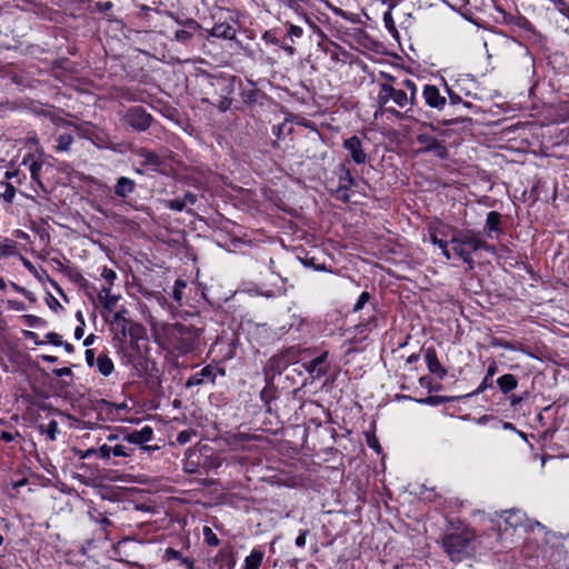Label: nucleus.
I'll return each mask as SVG.
<instances>
[{
	"instance_id": "412c9836",
	"label": "nucleus",
	"mask_w": 569,
	"mask_h": 569,
	"mask_svg": "<svg viewBox=\"0 0 569 569\" xmlns=\"http://www.w3.org/2000/svg\"><path fill=\"white\" fill-rule=\"evenodd\" d=\"M210 34L216 38L231 40L236 37V29L233 28V26L227 22L217 23L211 29Z\"/></svg>"
},
{
	"instance_id": "052dcab7",
	"label": "nucleus",
	"mask_w": 569,
	"mask_h": 569,
	"mask_svg": "<svg viewBox=\"0 0 569 569\" xmlns=\"http://www.w3.org/2000/svg\"><path fill=\"white\" fill-rule=\"evenodd\" d=\"M19 436V432H16V433H11V432H8V431H2L1 433V439L4 440L6 442H10L12 440H14L16 437Z\"/></svg>"
},
{
	"instance_id": "69168bd1",
	"label": "nucleus",
	"mask_w": 569,
	"mask_h": 569,
	"mask_svg": "<svg viewBox=\"0 0 569 569\" xmlns=\"http://www.w3.org/2000/svg\"><path fill=\"white\" fill-rule=\"evenodd\" d=\"M450 243H447L446 244V249H440L441 250V253L443 254V257L447 259V260H450L451 259V249L448 248Z\"/></svg>"
},
{
	"instance_id": "a211bd4d",
	"label": "nucleus",
	"mask_w": 569,
	"mask_h": 569,
	"mask_svg": "<svg viewBox=\"0 0 569 569\" xmlns=\"http://www.w3.org/2000/svg\"><path fill=\"white\" fill-rule=\"evenodd\" d=\"M134 189H136L134 180L127 178V177L118 178V180L114 184V193L119 198H127L129 194L133 193Z\"/></svg>"
},
{
	"instance_id": "393cba45",
	"label": "nucleus",
	"mask_w": 569,
	"mask_h": 569,
	"mask_svg": "<svg viewBox=\"0 0 569 569\" xmlns=\"http://www.w3.org/2000/svg\"><path fill=\"white\" fill-rule=\"evenodd\" d=\"M263 560V552L259 549H253L244 559L243 569H259Z\"/></svg>"
},
{
	"instance_id": "c85d7f7f",
	"label": "nucleus",
	"mask_w": 569,
	"mask_h": 569,
	"mask_svg": "<svg viewBox=\"0 0 569 569\" xmlns=\"http://www.w3.org/2000/svg\"><path fill=\"white\" fill-rule=\"evenodd\" d=\"M547 1L549 3L547 7L548 10H550L552 8L569 18V7L566 4V2L563 0H547Z\"/></svg>"
},
{
	"instance_id": "423d86ee",
	"label": "nucleus",
	"mask_w": 569,
	"mask_h": 569,
	"mask_svg": "<svg viewBox=\"0 0 569 569\" xmlns=\"http://www.w3.org/2000/svg\"><path fill=\"white\" fill-rule=\"evenodd\" d=\"M123 121L136 131H146L152 123V116L143 107L136 106L126 111Z\"/></svg>"
},
{
	"instance_id": "a18cd8bd",
	"label": "nucleus",
	"mask_w": 569,
	"mask_h": 569,
	"mask_svg": "<svg viewBox=\"0 0 569 569\" xmlns=\"http://www.w3.org/2000/svg\"><path fill=\"white\" fill-rule=\"evenodd\" d=\"M77 318L81 322V325L76 328L74 337H76V339H81L84 335V330H83L84 320H83L82 313L80 311L77 313Z\"/></svg>"
},
{
	"instance_id": "aec40b11",
	"label": "nucleus",
	"mask_w": 569,
	"mask_h": 569,
	"mask_svg": "<svg viewBox=\"0 0 569 569\" xmlns=\"http://www.w3.org/2000/svg\"><path fill=\"white\" fill-rule=\"evenodd\" d=\"M339 172L340 173L338 191H348L351 187H355L357 184L350 170L345 164L339 166Z\"/></svg>"
},
{
	"instance_id": "a19ab883",
	"label": "nucleus",
	"mask_w": 569,
	"mask_h": 569,
	"mask_svg": "<svg viewBox=\"0 0 569 569\" xmlns=\"http://www.w3.org/2000/svg\"><path fill=\"white\" fill-rule=\"evenodd\" d=\"M491 387H492V380L490 377L486 376L483 378V380L481 381V383L479 385V387L473 392H471L469 396H476V395L482 393L486 389L491 388Z\"/></svg>"
},
{
	"instance_id": "0eeeda50",
	"label": "nucleus",
	"mask_w": 569,
	"mask_h": 569,
	"mask_svg": "<svg viewBox=\"0 0 569 569\" xmlns=\"http://www.w3.org/2000/svg\"><path fill=\"white\" fill-rule=\"evenodd\" d=\"M111 330L114 332V338L122 342L128 335L138 337L139 332L142 330V326L132 322L128 317L113 315Z\"/></svg>"
},
{
	"instance_id": "cd10ccee",
	"label": "nucleus",
	"mask_w": 569,
	"mask_h": 569,
	"mask_svg": "<svg viewBox=\"0 0 569 569\" xmlns=\"http://www.w3.org/2000/svg\"><path fill=\"white\" fill-rule=\"evenodd\" d=\"M38 428L41 433H46L48 436L49 440L54 441L57 439L59 428L56 420H51L47 426L40 425Z\"/></svg>"
},
{
	"instance_id": "09e8293b",
	"label": "nucleus",
	"mask_w": 569,
	"mask_h": 569,
	"mask_svg": "<svg viewBox=\"0 0 569 569\" xmlns=\"http://www.w3.org/2000/svg\"><path fill=\"white\" fill-rule=\"evenodd\" d=\"M443 401H445L443 398L437 397V396H430V397H427L426 399L419 400V402H421V403L431 405V406H437Z\"/></svg>"
},
{
	"instance_id": "c756f323",
	"label": "nucleus",
	"mask_w": 569,
	"mask_h": 569,
	"mask_svg": "<svg viewBox=\"0 0 569 569\" xmlns=\"http://www.w3.org/2000/svg\"><path fill=\"white\" fill-rule=\"evenodd\" d=\"M163 560L164 561L179 560L183 565V560H190V559L182 557L181 552L173 548H167L163 553Z\"/></svg>"
},
{
	"instance_id": "9b49d317",
	"label": "nucleus",
	"mask_w": 569,
	"mask_h": 569,
	"mask_svg": "<svg viewBox=\"0 0 569 569\" xmlns=\"http://www.w3.org/2000/svg\"><path fill=\"white\" fill-rule=\"evenodd\" d=\"M423 98L428 107L442 110L446 106V97L441 96L439 89L432 84H426L423 88Z\"/></svg>"
},
{
	"instance_id": "bb28decb",
	"label": "nucleus",
	"mask_w": 569,
	"mask_h": 569,
	"mask_svg": "<svg viewBox=\"0 0 569 569\" xmlns=\"http://www.w3.org/2000/svg\"><path fill=\"white\" fill-rule=\"evenodd\" d=\"M501 216L497 211H490L487 214L486 219V230L488 231V236L491 237V232L499 231Z\"/></svg>"
},
{
	"instance_id": "5fc2aeb1",
	"label": "nucleus",
	"mask_w": 569,
	"mask_h": 569,
	"mask_svg": "<svg viewBox=\"0 0 569 569\" xmlns=\"http://www.w3.org/2000/svg\"><path fill=\"white\" fill-rule=\"evenodd\" d=\"M302 34V29L298 26H295V24H290L289 26V30H288V36L290 37H301Z\"/></svg>"
},
{
	"instance_id": "f704fd0d",
	"label": "nucleus",
	"mask_w": 569,
	"mask_h": 569,
	"mask_svg": "<svg viewBox=\"0 0 569 569\" xmlns=\"http://www.w3.org/2000/svg\"><path fill=\"white\" fill-rule=\"evenodd\" d=\"M26 146L29 148H34L36 151L39 152L40 154L43 153V149L40 146L39 139L34 132H31L28 134V137L26 139Z\"/></svg>"
},
{
	"instance_id": "774afa93",
	"label": "nucleus",
	"mask_w": 569,
	"mask_h": 569,
	"mask_svg": "<svg viewBox=\"0 0 569 569\" xmlns=\"http://www.w3.org/2000/svg\"><path fill=\"white\" fill-rule=\"evenodd\" d=\"M183 565H184L188 569H196V568H194V562H193V560H183Z\"/></svg>"
},
{
	"instance_id": "864d4df0",
	"label": "nucleus",
	"mask_w": 569,
	"mask_h": 569,
	"mask_svg": "<svg viewBox=\"0 0 569 569\" xmlns=\"http://www.w3.org/2000/svg\"><path fill=\"white\" fill-rule=\"evenodd\" d=\"M430 241L438 246L439 249H446V244L449 243L448 241L439 239L435 233L430 234Z\"/></svg>"
},
{
	"instance_id": "72a5a7b5",
	"label": "nucleus",
	"mask_w": 569,
	"mask_h": 569,
	"mask_svg": "<svg viewBox=\"0 0 569 569\" xmlns=\"http://www.w3.org/2000/svg\"><path fill=\"white\" fill-rule=\"evenodd\" d=\"M133 453V449L124 445H116L112 447V455L114 457H130Z\"/></svg>"
},
{
	"instance_id": "6e6552de",
	"label": "nucleus",
	"mask_w": 569,
	"mask_h": 569,
	"mask_svg": "<svg viewBox=\"0 0 569 569\" xmlns=\"http://www.w3.org/2000/svg\"><path fill=\"white\" fill-rule=\"evenodd\" d=\"M224 376L226 371L223 368L217 366L207 365L199 372L190 376L186 381V388H193L204 383H216L217 376Z\"/></svg>"
},
{
	"instance_id": "4be33fe9",
	"label": "nucleus",
	"mask_w": 569,
	"mask_h": 569,
	"mask_svg": "<svg viewBox=\"0 0 569 569\" xmlns=\"http://www.w3.org/2000/svg\"><path fill=\"white\" fill-rule=\"evenodd\" d=\"M98 371L104 376H110L114 370L113 361L106 353H100L96 361Z\"/></svg>"
},
{
	"instance_id": "3c124183",
	"label": "nucleus",
	"mask_w": 569,
	"mask_h": 569,
	"mask_svg": "<svg viewBox=\"0 0 569 569\" xmlns=\"http://www.w3.org/2000/svg\"><path fill=\"white\" fill-rule=\"evenodd\" d=\"M113 7V3L111 1H100L96 3V8L100 12H106L111 10Z\"/></svg>"
},
{
	"instance_id": "f8f14e48",
	"label": "nucleus",
	"mask_w": 569,
	"mask_h": 569,
	"mask_svg": "<svg viewBox=\"0 0 569 569\" xmlns=\"http://www.w3.org/2000/svg\"><path fill=\"white\" fill-rule=\"evenodd\" d=\"M423 357L430 373L435 375L439 379L447 376V369L440 363L435 348H427Z\"/></svg>"
},
{
	"instance_id": "6ab92c4d",
	"label": "nucleus",
	"mask_w": 569,
	"mask_h": 569,
	"mask_svg": "<svg viewBox=\"0 0 569 569\" xmlns=\"http://www.w3.org/2000/svg\"><path fill=\"white\" fill-rule=\"evenodd\" d=\"M328 358V351H323L320 356L316 357L315 359L310 360L309 362L305 363L303 367L309 373L317 372L316 377H321L327 373V369L322 368L321 365L325 363V361Z\"/></svg>"
},
{
	"instance_id": "5701e85b",
	"label": "nucleus",
	"mask_w": 569,
	"mask_h": 569,
	"mask_svg": "<svg viewBox=\"0 0 569 569\" xmlns=\"http://www.w3.org/2000/svg\"><path fill=\"white\" fill-rule=\"evenodd\" d=\"M56 141L57 143L53 147L54 151L58 153H62L70 151L74 139L70 132H63L57 137Z\"/></svg>"
},
{
	"instance_id": "e2e57ef3",
	"label": "nucleus",
	"mask_w": 569,
	"mask_h": 569,
	"mask_svg": "<svg viewBox=\"0 0 569 569\" xmlns=\"http://www.w3.org/2000/svg\"><path fill=\"white\" fill-rule=\"evenodd\" d=\"M497 370H498L497 363L495 361H491L488 367L486 376L492 378L496 375Z\"/></svg>"
},
{
	"instance_id": "4c0bfd02",
	"label": "nucleus",
	"mask_w": 569,
	"mask_h": 569,
	"mask_svg": "<svg viewBox=\"0 0 569 569\" xmlns=\"http://www.w3.org/2000/svg\"><path fill=\"white\" fill-rule=\"evenodd\" d=\"M232 99L228 97H219L216 103H212L219 111L224 112L230 109Z\"/></svg>"
},
{
	"instance_id": "79ce46f5",
	"label": "nucleus",
	"mask_w": 569,
	"mask_h": 569,
	"mask_svg": "<svg viewBox=\"0 0 569 569\" xmlns=\"http://www.w3.org/2000/svg\"><path fill=\"white\" fill-rule=\"evenodd\" d=\"M167 207L171 210L182 211L186 208V201H182V199L168 200Z\"/></svg>"
},
{
	"instance_id": "6e6d98bb",
	"label": "nucleus",
	"mask_w": 569,
	"mask_h": 569,
	"mask_svg": "<svg viewBox=\"0 0 569 569\" xmlns=\"http://www.w3.org/2000/svg\"><path fill=\"white\" fill-rule=\"evenodd\" d=\"M190 432L189 431H181L178 433L177 436V441L180 443V445H184L187 443L189 440H190Z\"/></svg>"
},
{
	"instance_id": "49530a36",
	"label": "nucleus",
	"mask_w": 569,
	"mask_h": 569,
	"mask_svg": "<svg viewBox=\"0 0 569 569\" xmlns=\"http://www.w3.org/2000/svg\"><path fill=\"white\" fill-rule=\"evenodd\" d=\"M48 342L52 343L53 346H62L63 341L61 336L54 332H50L46 336Z\"/></svg>"
},
{
	"instance_id": "f257e3e1",
	"label": "nucleus",
	"mask_w": 569,
	"mask_h": 569,
	"mask_svg": "<svg viewBox=\"0 0 569 569\" xmlns=\"http://www.w3.org/2000/svg\"><path fill=\"white\" fill-rule=\"evenodd\" d=\"M476 531L465 527L447 532L441 538V547L452 562H462L476 553Z\"/></svg>"
},
{
	"instance_id": "9d476101",
	"label": "nucleus",
	"mask_w": 569,
	"mask_h": 569,
	"mask_svg": "<svg viewBox=\"0 0 569 569\" xmlns=\"http://www.w3.org/2000/svg\"><path fill=\"white\" fill-rule=\"evenodd\" d=\"M343 148L348 151L351 159L357 164H363L367 161V153L365 151L362 141L359 137L352 136L345 140Z\"/></svg>"
},
{
	"instance_id": "e433bc0d",
	"label": "nucleus",
	"mask_w": 569,
	"mask_h": 569,
	"mask_svg": "<svg viewBox=\"0 0 569 569\" xmlns=\"http://www.w3.org/2000/svg\"><path fill=\"white\" fill-rule=\"evenodd\" d=\"M1 197L6 202L11 203L16 197V188L11 183H6Z\"/></svg>"
},
{
	"instance_id": "7ed1b4c3",
	"label": "nucleus",
	"mask_w": 569,
	"mask_h": 569,
	"mask_svg": "<svg viewBox=\"0 0 569 569\" xmlns=\"http://www.w3.org/2000/svg\"><path fill=\"white\" fill-rule=\"evenodd\" d=\"M173 347L180 353H188L198 347L200 330L182 323H174L170 331Z\"/></svg>"
},
{
	"instance_id": "1a4fd4ad",
	"label": "nucleus",
	"mask_w": 569,
	"mask_h": 569,
	"mask_svg": "<svg viewBox=\"0 0 569 569\" xmlns=\"http://www.w3.org/2000/svg\"><path fill=\"white\" fill-rule=\"evenodd\" d=\"M417 142L421 146L419 149L421 153L430 152L439 159H446L448 157L446 144L428 133H419L417 136Z\"/></svg>"
},
{
	"instance_id": "4468645a",
	"label": "nucleus",
	"mask_w": 569,
	"mask_h": 569,
	"mask_svg": "<svg viewBox=\"0 0 569 569\" xmlns=\"http://www.w3.org/2000/svg\"><path fill=\"white\" fill-rule=\"evenodd\" d=\"M136 154L141 159V164L144 167L157 170L162 164V160L159 154L147 148H138L136 150Z\"/></svg>"
},
{
	"instance_id": "0e129e2a",
	"label": "nucleus",
	"mask_w": 569,
	"mask_h": 569,
	"mask_svg": "<svg viewBox=\"0 0 569 569\" xmlns=\"http://www.w3.org/2000/svg\"><path fill=\"white\" fill-rule=\"evenodd\" d=\"M368 445H369V447L373 448L377 452L380 451V446H379L377 439H372V440L368 439Z\"/></svg>"
},
{
	"instance_id": "8fccbe9b",
	"label": "nucleus",
	"mask_w": 569,
	"mask_h": 569,
	"mask_svg": "<svg viewBox=\"0 0 569 569\" xmlns=\"http://www.w3.org/2000/svg\"><path fill=\"white\" fill-rule=\"evenodd\" d=\"M68 127H72L74 128V130L78 132V134L82 138H90L89 136V130L87 128H82L80 126H77L74 123H71V122H67L66 123Z\"/></svg>"
},
{
	"instance_id": "b1692460",
	"label": "nucleus",
	"mask_w": 569,
	"mask_h": 569,
	"mask_svg": "<svg viewBox=\"0 0 569 569\" xmlns=\"http://www.w3.org/2000/svg\"><path fill=\"white\" fill-rule=\"evenodd\" d=\"M497 383L503 393H508L517 388L518 380L513 375L506 373L497 379Z\"/></svg>"
},
{
	"instance_id": "338daca9",
	"label": "nucleus",
	"mask_w": 569,
	"mask_h": 569,
	"mask_svg": "<svg viewBox=\"0 0 569 569\" xmlns=\"http://www.w3.org/2000/svg\"><path fill=\"white\" fill-rule=\"evenodd\" d=\"M94 339H96V336H94L93 333H91V335H89V336L84 339L83 345H84L86 347H88V346H90V345H92V343H93Z\"/></svg>"
},
{
	"instance_id": "ddd939ff",
	"label": "nucleus",
	"mask_w": 569,
	"mask_h": 569,
	"mask_svg": "<svg viewBox=\"0 0 569 569\" xmlns=\"http://www.w3.org/2000/svg\"><path fill=\"white\" fill-rule=\"evenodd\" d=\"M236 566V558L231 550L221 549L214 558L211 559L209 565L210 569H233Z\"/></svg>"
},
{
	"instance_id": "c9c22d12",
	"label": "nucleus",
	"mask_w": 569,
	"mask_h": 569,
	"mask_svg": "<svg viewBox=\"0 0 569 569\" xmlns=\"http://www.w3.org/2000/svg\"><path fill=\"white\" fill-rule=\"evenodd\" d=\"M399 84H400V88H403L407 92L409 91L408 98H412V103H413L415 99H416V92H417L416 83L410 79H406Z\"/></svg>"
},
{
	"instance_id": "7c9ffc66",
	"label": "nucleus",
	"mask_w": 569,
	"mask_h": 569,
	"mask_svg": "<svg viewBox=\"0 0 569 569\" xmlns=\"http://www.w3.org/2000/svg\"><path fill=\"white\" fill-rule=\"evenodd\" d=\"M41 170H42V162L32 161L29 166L31 179L33 181H36L38 184H41V181H40Z\"/></svg>"
},
{
	"instance_id": "a878e982",
	"label": "nucleus",
	"mask_w": 569,
	"mask_h": 569,
	"mask_svg": "<svg viewBox=\"0 0 569 569\" xmlns=\"http://www.w3.org/2000/svg\"><path fill=\"white\" fill-rule=\"evenodd\" d=\"M212 86L219 88V97L230 98V96L234 92L233 82L228 79H216V81L212 82Z\"/></svg>"
},
{
	"instance_id": "ea45409f",
	"label": "nucleus",
	"mask_w": 569,
	"mask_h": 569,
	"mask_svg": "<svg viewBox=\"0 0 569 569\" xmlns=\"http://www.w3.org/2000/svg\"><path fill=\"white\" fill-rule=\"evenodd\" d=\"M447 91H448V96H449V100H450L451 104L462 103L466 108L471 107V103L467 102V101H462L461 97L457 92L452 91L449 88H447Z\"/></svg>"
},
{
	"instance_id": "de8ad7c7",
	"label": "nucleus",
	"mask_w": 569,
	"mask_h": 569,
	"mask_svg": "<svg viewBox=\"0 0 569 569\" xmlns=\"http://www.w3.org/2000/svg\"><path fill=\"white\" fill-rule=\"evenodd\" d=\"M96 452L99 455L100 458L102 459H109L110 458V455L112 453V447H109L107 445H102L98 451L96 450Z\"/></svg>"
},
{
	"instance_id": "f3484780",
	"label": "nucleus",
	"mask_w": 569,
	"mask_h": 569,
	"mask_svg": "<svg viewBox=\"0 0 569 569\" xmlns=\"http://www.w3.org/2000/svg\"><path fill=\"white\" fill-rule=\"evenodd\" d=\"M98 299L102 303L104 310L111 312L116 308L120 296L111 293V287H102L98 293Z\"/></svg>"
},
{
	"instance_id": "473e14b6",
	"label": "nucleus",
	"mask_w": 569,
	"mask_h": 569,
	"mask_svg": "<svg viewBox=\"0 0 569 569\" xmlns=\"http://www.w3.org/2000/svg\"><path fill=\"white\" fill-rule=\"evenodd\" d=\"M203 537H204V541L209 546L216 547L220 543L219 538L217 537V535L212 531V529L210 527H207V526L203 527Z\"/></svg>"
},
{
	"instance_id": "4d7b16f0",
	"label": "nucleus",
	"mask_w": 569,
	"mask_h": 569,
	"mask_svg": "<svg viewBox=\"0 0 569 569\" xmlns=\"http://www.w3.org/2000/svg\"><path fill=\"white\" fill-rule=\"evenodd\" d=\"M97 360H94V352L91 349L86 351V362L89 367H92Z\"/></svg>"
},
{
	"instance_id": "20e7f679",
	"label": "nucleus",
	"mask_w": 569,
	"mask_h": 569,
	"mask_svg": "<svg viewBox=\"0 0 569 569\" xmlns=\"http://www.w3.org/2000/svg\"><path fill=\"white\" fill-rule=\"evenodd\" d=\"M503 521V529H517L523 527L526 530H533L535 527L542 528L539 521L528 519L527 515L520 509L503 510L498 515Z\"/></svg>"
},
{
	"instance_id": "39448f33",
	"label": "nucleus",
	"mask_w": 569,
	"mask_h": 569,
	"mask_svg": "<svg viewBox=\"0 0 569 569\" xmlns=\"http://www.w3.org/2000/svg\"><path fill=\"white\" fill-rule=\"evenodd\" d=\"M389 101H393L399 108L413 104L412 98H408V92L403 88H395L390 84L382 83L378 93V102L380 106H386Z\"/></svg>"
},
{
	"instance_id": "c03bdc74",
	"label": "nucleus",
	"mask_w": 569,
	"mask_h": 569,
	"mask_svg": "<svg viewBox=\"0 0 569 569\" xmlns=\"http://www.w3.org/2000/svg\"><path fill=\"white\" fill-rule=\"evenodd\" d=\"M101 277L106 279L111 287L113 284L114 279L117 278L116 272L112 269H109L107 267H103L101 271Z\"/></svg>"
},
{
	"instance_id": "2f4dec72",
	"label": "nucleus",
	"mask_w": 569,
	"mask_h": 569,
	"mask_svg": "<svg viewBox=\"0 0 569 569\" xmlns=\"http://www.w3.org/2000/svg\"><path fill=\"white\" fill-rule=\"evenodd\" d=\"M187 287V283L186 281L183 280H180L178 279L176 282H174V286H173V291H172V298L174 299V301H177L179 305L181 303V300H182V291L183 289Z\"/></svg>"
},
{
	"instance_id": "37998d69",
	"label": "nucleus",
	"mask_w": 569,
	"mask_h": 569,
	"mask_svg": "<svg viewBox=\"0 0 569 569\" xmlns=\"http://www.w3.org/2000/svg\"><path fill=\"white\" fill-rule=\"evenodd\" d=\"M369 299H370V295L366 291L362 292L353 307V311L355 312L360 311L365 307V305L369 301Z\"/></svg>"
},
{
	"instance_id": "58836bf2",
	"label": "nucleus",
	"mask_w": 569,
	"mask_h": 569,
	"mask_svg": "<svg viewBox=\"0 0 569 569\" xmlns=\"http://www.w3.org/2000/svg\"><path fill=\"white\" fill-rule=\"evenodd\" d=\"M383 22L390 33L396 34L398 32L390 10L383 14Z\"/></svg>"
},
{
	"instance_id": "f03ea898",
	"label": "nucleus",
	"mask_w": 569,
	"mask_h": 569,
	"mask_svg": "<svg viewBox=\"0 0 569 569\" xmlns=\"http://www.w3.org/2000/svg\"><path fill=\"white\" fill-rule=\"evenodd\" d=\"M451 250L460 258L469 270L475 268V261L472 259V252L478 250H485L488 252H495V247L485 242L475 232L456 230L450 239Z\"/></svg>"
},
{
	"instance_id": "13d9d810",
	"label": "nucleus",
	"mask_w": 569,
	"mask_h": 569,
	"mask_svg": "<svg viewBox=\"0 0 569 569\" xmlns=\"http://www.w3.org/2000/svg\"><path fill=\"white\" fill-rule=\"evenodd\" d=\"M182 201H186V206L194 204L197 201V196L191 192H187V193H184Z\"/></svg>"
},
{
	"instance_id": "dca6fc26",
	"label": "nucleus",
	"mask_w": 569,
	"mask_h": 569,
	"mask_svg": "<svg viewBox=\"0 0 569 569\" xmlns=\"http://www.w3.org/2000/svg\"><path fill=\"white\" fill-rule=\"evenodd\" d=\"M198 29H200V24L194 19H186L183 21V29L176 31L174 39L180 42H186L192 38Z\"/></svg>"
},
{
	"instance_id": "bf43d9fd",
	"label": "nucleus",
	"mask_w": 569,
	"mask_h": 569,
	"mask_svg": "<svg viewBox=\"0 0 569 569\" xmlns=\"http://www.w3.org/2000/svg\"><path fill=\"white\" fill-rule=\"evenodd\" d=\"M54 375L57 377H64V376H70L72 373L71 369L68 368V367H63V368H60V369H56L53 370Z\"/></svg>"
},
{
	"instance_id": "680f3d73",
	"label": "nucleus",
	"mask_w": 569,
	"mask_h": 569,
	"mask_svg": "<svg viewBox=\"0 0 569 569\" xmlns=\"http://www.w3.org/2000/svg\"><path fill=\"white\" fill-rule=\"evenodd\" d=\"M492 346L493 347H501V348H505V349H510V350H513L515 347L510 343V342H507V341H500V340H493L492 341Z\"/></svg>"
},
{
	"instance_id": "603ef678",
	"label": "nucleus",
	"mask_w": 569,
	"mask_h": 569,
	"mask_svg": "<svg viewBox=\"0 0 569 569\" xmlns=\"http://www.w3.org/2000/svg\"><path fill=\"white\" fill-rule=\"evenodd\" d=\"M307 535H308L307 530H303V531H301L299 533V536L296 538V546L297 547L302 548V547L306 546Z\"/></svg>"
},
{
	"instance_id": "2eb2a0df",
	"label": "nucleus",
	"mask_w": 569,
	"mask_h": 569,
	"mask_svg": "<svg viewBox=\"0 0 569 569\" xmlns=\"http://www.w3.org/2000/svg\"><path fill=\"white\" fill-rule=\"evenodd\" d=\"M153 437V429L149 426H144L140 430H134L124 436V440L133 445H143L149 442Z\"/></svg>"
}]
</instances>
